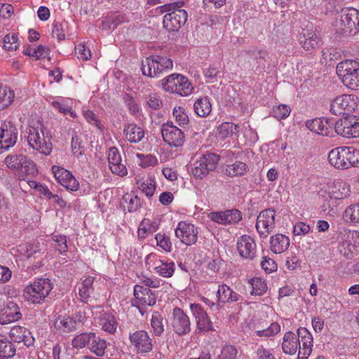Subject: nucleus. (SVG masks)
Returning a JSON list of instances; mask_svg holds the SVG:
<instances>
[{"label": "nucleus", "mask_w": 359, "mask_h": 359, "mask_svg": "<svg viewBox=\"0 0 359 359\" xmlns=\"http://www.w3.org/2000/svg\"><path fill=\"white\" fill-rule=\"evenodd\" d=\"M27 142L31 148L44 155L52 151L51 135L41 121L29 125L27 129Z\"/></svg>", "instance_id": "f257e3e1"}, {"label": "nucleus", "mask_w": 359, "mask_h": 359, "mask_svg": "<svg viewBox=\"0 0 359 359\" xmlns=\"http://www.w3.org/2000/svg\"><path fill=\"white\" fill-rule=\"evenodd\" d=\"M335 29L344 36H353L359 31V11L353 8L342 9L336 18Z\"/></svg>", "instance_id": "f03ea898"}, {"label": "nucleus", "mask_w": 359, "mask_h": 359, "mask_svg": "<svg viewBox=\"0 0 359 359\" xmlns=\"http://www.w3.org/2000/svg\"><path fill=\"white\" fill-rule=\"evenodd\" d=\"M172 60L165 56L153 55L142 60L141 69L144 76L159 77L172 68Z\"/></svg>", "instance_id": "7ed1b4c3"}, {"label": "nucleus", "mask_w": 359, "mask_h": 359, "mask_svg": "<svg viewBox=\"0 0 359 359\" xmlns=\"http://www.w3.org/2000/svg\"><path fill=\"white\" fill-rule=\"evenodd\" d=\"M336 72L343 83L352 90L359 89V62L346 60L338 63Z\"/></svg>", "instance_id": "20e7f679"}, {"label": "nucleus", "mask_w": 359, "mask_h": 359, "mask_svg": "<svg viewBox=\"0 0 359 359\" xmlns=\"http://www.w3.org/2000/svg\"><path fill=\"white\" fill-rule=\"evenodd\" d=\"M53 289L49 278H38L24 290V296L33 304L42 303Z\"/></svg>", "instance_id": "39448f33"}, {"label": "nucleus", "mask_w": 359, "mask_h": 359, "mask_svg": "<svg viewBox=\"0 0 359 359\" xmlns=\"http://www.w3.org/2000/svg\"><path fill=\"white\" fill-rule=\"evenodd\" d=\"M163 88L170 93L182 96L189 95L193 88L188 79L180 74H172L162 81Z\"/></svg>", "instance_id": "423d86ee"}, {"label": "nucleus", "mask_w": 359, "mask_h": 359, "mask_svg": "<svg viewBox=\"0 0 359 359\" xmlns=\"http://www.w3.org/2000/svg\"><path fill=\"white\" fill-rule=\"evenodd\" d=\"M334 131L343 137L355 138L359 137V118L353 115H346L334 123Z\"/></svg>", "instance_id": "0eeeda50"}, {"label": "nucleus", "mask_w": 359, "mask_h": 359, "mask_svg": "<svg viewBox=\"0 0 359 359\" xmlns=\"http://www.w3.org/2000/svg\"><path fill=\"white\" fill-rule=\"evenodd\" d=\"M219 159V156L214 153H208L203 155L194 163L192 175L195 178H204L210 171L216 168Z\"/></svg>", "instance_id": "6e6552de"}, {"label": "nucleus", "mask_w": 359, "mask_h": 359, "mask_svg": "<svg viewBox=\"0 0 359 359\" xmlns=\"http://www.w3.org/2000/svg\"><path fill=\"white\" fill-rule=\"evenodd\" d=\"M241 57H243L252 69L255 68L256 71L261 72L265 69L266 65L268 63L269 53L264 49L252 48L243 50Z\"/></svg>", "instance_id": "1a4fd4ad"}, {"label": "nucleus", "mask_w": 359, "mask_h": 359, "mask_svg": "<svg viewBox=\"0 0 359 359\" xmlns=\"http://www.w3.org/2000/svg\"><path fill=\"white\" fill-rule=\"evenodd\" d=\"M356 107L357 104L351 95H341L332 101L330 111L334 115H349L355 111Z\"/></svg>", "instance_id": "9d476101"}, {"label": "nucleus", "mask_w": 359, "mask_h": 359, "mask_svg": "<svg viewBox=\"0 0 359 359\" xmlns=\"http://www.w3.org/2000/svg\"><path fill=\"white\" fill-rule=\"evenodd\" d=\"M161 135L165 142L175 147L182 146L184 141L183 132L171 121L162 125Z\"/></svg>", "instance_id": "9b49d317"}, {"label": "nucleus", "mask_w": 359, "mask_h": 359, "mask_svg": "<svg viewBox=\"0 0 359 359\" xmlns=\"http://www.w3.org/2000/svg\"><path fill=\"white\" fill-rule=\"evenodd\" d=\"M171 325L174 332L179 336L187 334L191 331L189 318L178 307L173 309Z\"/></svg>", "instance_id": "f8f14e48"}, {"label": "nucleus", "mask_w": 359, "mask_h": 359, "mask_svg": "<svg viewBox=\"0 0 359 359\" xmlns=\"http://www.w3.org/2000/svg\"><path fill=\"white\" fill-rule=\"evenodd\" d=\"M188 14L185 10L176 8L167 13L163 18V26L169 32L178 30L187 20Z\"/></svg>", "instance_id": "ddd939ff"}, {"label": "nucleus", "mask_w": 359, "mask_h": 359, "mask_svg": "<svg viewBox=\"0 0 359 359\" xmlns=\"http://www.w3.org/2000/svg\"><path fill=\"white\" fill-rule=\"evenodd\" d=\"M275 210L266 209L262 211L257 217L256 229L261 236L266 237L275 227Z\"/></svg>", "instance_id": "4468645a"}, {"label": "nucleus", "mask_w": 359, "mask_h": 359, "mask_svg": "<svg viewBox=\"0 0 359 359\" xmlns=\"http://www.w3.org/2000/svg\"><path fill=\"white\" fill-rule=\"evenodd\" d=\"M18 130L11 122H4L0 126V149H8L17 141Z\"/></svg>", "instance_id": "2eb2a0df"}, {"label": "nucleus", "mask_w": 359, "mask_h": 359, "mask_svg": "<svg viewBox=\"0 0 359 359\" xmlns=\"http://www.w3.org/2000/svg\"><path fill=\"white\" fill-rule=\"evenodd\" d=\"M175 236L187 245L194 244L197 241V229L190 223L180 222L175 229Z\"/></svg>", "instance_id": "dca6fc26"}, {"label": "nucleus", "mask_w": 359, "mask_h": 359, "mask_svg": "<svg viewBox=\"0 0 359 359\" xmlns=\"http://www.w3.org/2000/svg\"><path fill=\"white\" fill-rule=\"evenodd\" d=\"M130 343L137 353H145L152 350L153 344L148 333L144 330L135 331L129 335Z\"/></svg>", "instance_id": "f3484780"}, {"label": "nucleus", "mask_w": 359, "mask_h": 359, "mask_svg": "<svg viewBox=\"0 0 359 359\" xmlns=\"http://www.w3.org/2000/svg\"><path fill=\"white\" fill-rule=\"evenodd\" d=\"M22 318L18 305L11 300H8L0 309V324L6 325Z\"/></svg>", "instance_id": "a211bd4d"}, {"label": "nucleus", "mask_w": 359, "mask_h": 359, "mask_svg": "<svg viewBox=\"0 0 359 359\" xmlns=\"http://www.w3.org/2000/svg\"><path fill=\"white\" fill-rule=\"evenodd\" d=\"M52 170L57 182L67 189L74 191L79 189L78 181L69 170L57 165H53Z\"/></svg>", "instance_id": "6ab92c4d"}, {"label": "nucleus", "mask_w": 359, "mask_h": 359, "mask_svg": "<svg viewBox=\"0 0 359 359\" xmlns=\"http://www.w3.org/2000/svg\"><path fill=\"white\" fill-rule=\"evenodd\" d=\"M297 337L300 341L297 359H307L312 351L313 337L305 327H300L297 330Z\"/></svg>", "instance_id": "aec40b11"}, {"label": "nucleus", "mask_w": 359, "mask_h": 359, "mask_svg": "<svg viewBox=\"0 0 359 359\" xmlns=\"http://www.w3.org/2000/svg\"><path fill=\"white\" fill-rule=\"evenodd\" d=\"M301 46L307 51L320 48L322 44L320 37L312 29H303L299 36Z\"/></svg>", "instance_id": "412c9836"}, {"label": "nucleus", "mask_w": 359, "mask_h": 359, "mask_svg": "<svg viewBox=\"0 0 359 359\" xmlns=\"http://www.w3.org/2000/svg\"><path fill=\"white\" fill-rule=\"evenodd\" d=\"M333 126V122L323 118H316L306 122V126L310 130L325 136L332 135Z\"/></svg>", "instance_id": "4be33fe9"}, {"label": "nucleus", "mask_w": 359, "mask_h": 359, "mask_svg": "<svg viewBox=\"0 0 359 359\" xmlns=\"http://www.w3.org/2000/svg\"><path fill=\"white\" fill-rule=\"evenodd\" d=\"M237 249L243 258L252 260L256 255V243L250 236L243 235L238 238Z\"/></svg>", "instance_id": "5701e85b"}, {"label": "nucleus", "mask_w": 359, "mask_h": 359, "mask_svg": "<svg viewBox=\"0 0 359 359\" xmlns=\"http://www.w3.org/2000/svg\"><path fill=\"white\" fill-rule=\"evenodd\" d=\"M347 147H339L332 149L328 154L330 163L337 169H348Z\"/></svg>", "instance_id": "b1692460"}, {"label": "nucleus", "mask_w": 359, "mask_h": 359, "mask_svg": "<svg viewBox=\"0 0 359 359\" xmlns=\"http://www.w3.org/2000/svg\"><path fill=\"white\" fill-rule=\"evenodd\" d=\"M108 161L111 171L121 177L126 176L128 171L125 165L121 163L122 159L118 149L110 147L108 153Z\"/></svg>", "instance_id": "393cba45"}, {"label": "nucleus", "mask_w": 359, "mask_h": 359, "mask_svg": "<svg viewBox=\"0 0 359 359\" xmlns=\"http://www.w3.org/2000/svg\"><path fill=\"white\" fill-rule=\"evenodd\" d=\"M191 310L196 318L197 328L201 332L212 330V323L205 311L199 304H191Z\"/></svg>", "instance_id": "a878e982"}, {"label": "nucleus", "mask_w": 359, "mask_h": 359, "mask_svg": "<svg viewBox=\"0 0 359 359\" xmlns=\"http://www.w3.org/2000/svg\"><path fill=\"white\" fill-rule=\"evenodd\" d=\"M11 339L16 343L23 342L24 345L29 347L33 345L34 338L30 331L24 327L14 326L9 332Z\"/></svg>", "instance_id": "bb28decb"}, {"label": "nucleus", "mask_w": 359, "mask_h": 359, "mask_svg": "<svg viewBox=\"0 0 359 359\" xmlns=\"http://www.w3.org/2000/svg\"><path fill=\"white\" fill-rule=\"evenodd\" d=\"M217 302L219 304L232 303L242 299V297L225 284L219 285L217 291Z\"/></svg>", "instance_id": "cd10ccee"}, {"label": "nucleus", "mask_w": 359, "mask_h": 359, "mask_svg": "<svg viewBox=\"0 0 359 359\" xmlns=\"http://www.w3.org/2000/svg\"><path fill=\"white\" fill-rule=\"evenodd\" d=\"M300 348V341L297 334L292 332H287L283 337L282 348L285 353L294 355L297 348Z\"/></svg>", "instance_id": "c85d7f7f"}, {"label": "nucleus", "mask_w": 359, "mask_h": 359, "mask_svg": "<svg viewBox=\"0 0 359 359\" xmlns=\"http://www.w3.org/2000/svg\"><path fill=\"white\" fill-rule=\"evenodd\" d=\"M54 327L61 334H65L76 330L75 322L70 316H58L54 322Z\"/></svg>", "instance_id": "c756f323"}, {"label": "nucleus", "mask_w": 359, "mask_h": 359, "mask_svg": "<svg viewBox=\"0 0 359 359\" xmlns=\"http://www.w3.org/2000/svg\"><path fill=\"white\" fill-rule=\"evenodd\" d=\"M271 250L276 254L285 252L289 247L290 240L285 235L278 233L271 238Z\"/></svg>", "instance_id": "7c9ffc66"}, {"label": "nucleus", "mask_w": 359, "mask_h": 359, "mask_svg": "<svg viewBox=\"0 0 359 359\" xmlns=\"http://www.w3.org/2000/svg\"><path fill=\"white\" fill-rule=\"evenodd\" d=\"M123 133L130 142L137 143L144 137V130L134 123L126 126Z\"/></svg>", "instance_id": "2f4dec72"}, {"label": "nucleus", "mask_w": 359, "mask_h": 359, "mask_svg": "<svg viewBox=\"0 0 359 359\" xmlns=\"http://www.w3.org/2000/svg\"><path fill=\"white\" fill-rule=\"evenodd\" d=\"M134 295L137 299L141 298L149 306H153L156 304V295L149 288H143L141 286L136 285L134 288Z\"/></svg>", "instance_id": "473e14b6"}, {"label": "nucleus", "mask_w": 359, "mask_h": 359, "mask_svg": "<svg viewBox=\"0 0 359 359\" xmlns=\"http://www.w3.org/2000/svg\"><path fill=\"white\" fill-rule=\"evenodd\" d=\"M121 205L128 212H135L141 207V199L137 195L126 194L122 198Z\"/></svg>", "instance_id": "72a5a7b5"}, {"label": "nucleus", "mask_w": 359, "mask_h": 359, "mask_svg": "<svg viewBox=\"0 0 359 359\" xmlns=\"http://www.w3.org/2000/svg\"><path fill=\"white\" fill-rule=\"evenodd\" d=\"M248 170L246 163L238 161L233 164L227 165L224 170V172L225 175L233 177L245 175Z\"/></svg>", "instance_id": "f704fd0d"}, {"label": "nucleus", "mask_w": 359, "mask_h": 359, "mask_svg": "<svg viewBox=\"0 0 359 359\" xmlns=\"http://www.w3.org/2000/svg\"><path fill=\"white\" fill-rule=\"evenodd\" d=\"M95 278L88 276L85 280H83L81 284V287L79 288V294L81 298V300L87 303L89 298L91 297V294L93 292V284L94 282Z\"/></svg>", "instance_id": "c9c22d12"}, {"label": "nucleus", "mask_w": 359, "mask_h": 359, "mask_svg": "<svg viewBox=\"0 0 359 359\" xmlns=\"http://www.w3.org/2000/svg\"><path fill=\"white\" fill-rule=\"evenodd\" d=\"M194 107L196 114L201 117H206L212 110V104L208 97L197 99Z\"/></svg>", "instance_id": "e433bc0d"}, {"label": "nucleus", "mask_w": 359, "mask_h": 359, "mask_svg": "<svg viewBox=\"0 0 359 359\" xmlns=\"http://www.w3.org/2000/svg\"><path fill=\"white\" fill-rule=\"evenodd\" d=\"M27 158L22 154H11L5 158L4 162L8 168L18 174Z\"/></svg>", "instance_id": "4c0bfd02"}, {"label": "nucleus", "mask_w": 359, "mask_h": 359, "mask_svg": "<svg viewBox=\"0 0 359 359\" xmlns=\"http://www.w3.org/2000/svg\"><path fill=\"white\" fill-rule=\"evenodd\" d=\"M38 170L36 164L29 158H27L22 168L19 170L17 175L21 180H25L28 177L34 176Z\"/></svg>", "instance_id": "58836bf2"}, {"label": "nucleus", "mask_w": 359, "mask_h": 359, "mask_svg": "<svg viewBox=\"0 0 359 359\" xmlns=\"http://www.w3.org/2000/svg\"><path fill=\"white\" fill-rule=\"evenodd\" d=\"M88 348L96 355L99 357L102 356L104 354L105 349L107 348L106 341L94 333V337H93Z\"/></svg>", "instance_id": "ea45409f"}, {"label": "nucleus", "mask_w": 359, "mask_h": 359, "mask_svg": "<svg viewBox=\"0 0 359 359\" xmlns=\"http://www.w3.org/2000/svg\"><path fill=\"white\" fill-rule=\"evenodd\" d=\"M93 337H94L93 332H82L72 339V345L76 348H83L86 346L89 347Z\"/></svg>", "instance_id": "a19ab883"}, {"label": "nucleus", "mask_w": 359, "mask_h": 359, "mask_svg": "<svg viewBox=\"0 0 359 359\" xmlns=\"http://www.w3.org/2000/svg\"><path fill=\"white\" fill-rule=\"evenodd\" d=\"M16 348L13 344L4 335L0 334V353L5 358H12L15 355Z\"/></svg>", "instance_id": "79ce46f5"}, {"label": "nucleus", "mask_w": 359, "mask_h": 359, "mask_svg": "<svg viewBox=\"0 0 359 359\" xmlns=\"http://www.w3.org/2000/svg\"><path fill=\"white\" fill-rule=\"evenodd\" d=\"M238 126L233 123H223L218 128V136L221 139H225L229 136L236 135L238 133Z\"/></svg>", "instance_id": "37998d69"}, {"label": "nucleus", "mask_w": 359, "mask_h": 359, "mask_svg": "<svg viewBox=\"0 0 359 359\" xmlns=\"http://www.w3.org/2000/svg\"><path fill=\"white\" fill-rule=\"evenodd\" d=\"M163 318L158 312H154L151 319V326L153 329V333L157 337H160L164 332Z\"/></svg>", "instance_id": "c03bdc74"}, {"label": "nucleus", "mask_w": 359, "mask_h": 359, "mask_svg": "<svg viewBox=\"0 0 359 359\" xmlns=\"http://www.w3.org/2000/svg\"><path fill=\"white\" fill-rule=\"evenodd\" d=\"M137 188L150 198L156 190V182L152 179H147L145 181H137Z\"/></svg>", "instance_id": "a18cd8bd"}, {"label": "nucleus", "mask_w": 359, "mask_h": 359, "mask_svg": "<svg viewBox=\"0 0 359 359\" xmlns=\"http://www.w3.org/2000/svg\"><path fill=\"white\" fill-rule=\"evenodd\" d=\"M332 190V197L336 200H341L348 197L350 195L351 191L349 186L344 182H337Z\"/></svg>", "instance_id": "49530a36"}, {"label": "nucleus", "mask_w": 359, "mask_h": 359, "mask_svg": "<svg viewBox=\"0 0 359 359\" xmlns=\"http://www.w3.org/2000/svg\"><path fill=\"white\" fill-rule=\"evenodd\" d=\"M155 271L160 276L165 278H170L175 271L174 262H163L161 261V264L155 267Z\"/></svg>", "instance_id": "de8ad7c7"}, {"label": "nucleus", "mask_w": 359, "mask_h": 359, "mask_svg": "<svg viewBox=\"0 0 359 359\" xmlns=\"http://www.w3.org/2000/svg\"><path fill=\"white\" fill-rule=\"evenodd\" d=\"M250 285L252 287L251 294L252 295H262L267 290V286L265 280L260 278H254L251 280Z\"/></svg>", "instance_id": "09e8293b"}, {"label": "nucleus", "mask_w": 359, "mask_h": 359, "mask_svg": "<svg viewBox=\"0 0 359 359\" xmlns=\"http://www.w3.org/2000/svg\"><path fill=\"white\" fill-rule=\"evenodd\" d=\"M14 97V93L6 87H0V109L1 110L8 107Z\"/></svg>", "instance_id": "8fccbe9b"}, {"label": "nucleus", "mask_w": 359, "mask_h": 359, "mask_svg": "<svg viewBox=\"0 0 359 359\" xmlns=\"http://www.w3.org/2000/svg\"><path fill=\"white\" fill-rule=\"evenodd\" d=\"M347 167H359V150L353 147H347Z\"/></svg>", "instance_id": "3c124183"}, {"label": "nucleus", "mask_w": 359, "mask_h": 359, "mask_svg": "<svg viewBox=\"0 0 359 359\" xmlns=\"http://www.w3.org/2000/svg\"><path fill=\"white\" fill-rule=\"evenodd\" d=\"M280 331V326L276 323H271V325L264 330H257L256 331V335L260 337H269L274 336L277 333H278Z\"/></svg>", "instance_id": "603ef678"}, {"label": "nucleus", "mask_w": 359, "mask_h": 359, "mask_svg": "<svg viewBox=\"0 0 359 359\" xmlns=\"http://www.w3.org/2000/svg\"><path fill=\"white\" fill-rule=\"evenodd\" d=\"M290 108L285 104H280L273 108L272 114L278 120L287 118L290 114Z\"/></svg>", "instance_id": "864d4df0"}, {"label": "nucleus", "mask_w": 359, "mask_h": 359, "mask_svg": "<svg viewBox=\"0 0 359 359\" xmlns=\"http://www.w3.org/2000/svg\"><path fill=\"white\" fill-rule=\"evenodd\" d=\"M237 353V349L233 346L226 345L222 349L221 353L217 359H236Z\"/></svg>", "instance_id": "5fc2aeb1"}, {"label": "nucleus", "mask_w": 359, "mask_h": 359, "mask_svg": "<svg viewBox=\"0 0 359 359\" xmlns=\"http://www.w3.org/2000/svg\"><path fill=\"white\" fill-rule=\"evenodd\" d=\"M157 245L166 252H170L172 243L170 238L165 234L158 233L156 235Z\"/></svg>", "instance_id": "6e6d98bb"}, {"label": "nucleus", "mask_w": 359, "mask_h": 359, "mask_svg": "<svg viewBox=\"0 0 359 359\" xmlns=\"http://www.w3.org/2000/svg\"><path fill=\"white\" fill-rule=\"evenodd\" d=\"M4 47L8 50H15L18 48L19 43H18L17 35L6 34L4 38Z\"/></svg>", "instance_id": "4d7b16f0"}, {"label": "nucleus", "mask_w": 359, "mask_h": 359, "mask_svg": "<svg viewBox=\"0 0 359 359\" xmlns=\"http://www.w3.org/2000/svg\"><path fill=\"white\" fill-rule=\"evenodd\" d=\"M345 216L349 217L351 222L359 223V203L348 206L345 210Z\"/></svg>", "instance_id": "13d9d810"}, {"label": "nucleus", "mask_w": 359, "mask_h": 359, "mask_svg": "<svg viewBox=\"0 0 359 359\" xmlns=\"http://www.w3.org/2000/svg\"><path fill=\"white\" fill-rule=\"evenodd\" d=\"M172 114L175 116L176 121L178 123L180 126H182L189 123L188 115L185 113V111L182 107H175L173 109Z\"/></svg>", "instance_id": "bf43d9fd"}, {"label": "nucleus", "mask_w": 359, "mask_h": 359, "mask_svg": "<svg viewBox=\"0 0 359 359\" xmlns=\"http://www.w3.org/2000/svg\"><path fill=\"white\" fill-rule=\"evenodd\" d=\"M71 144L72 150L74 155H83V145L82 144V140L77 135H72Z\"/></svg>", "instance_id": "052dcab7"}, {"label": "nucleus", "mask_w": 359, "mask_h": 359, "mask_svg": "<svg viewBox=\"0 0 359 359\" xmlns=\"http://www.w3.org/2000/svg\"><path fill=\"white\" fill-rule=\"evenodd\" d=\"M224 212L227 224L238 223L242 219L241 212L238 210H226Z\"/></svg>", "instance_id": "680f3d73"}, {"label": "nucleus", "mask_w": 359, "mask_h": 359, "mask_svg": "<svg viewBox=\"0 0 359 359\" xmlns=\"http://www.w3.org/2000/svg\"><path fill=\"white\" fill-rule=\"evenodd\" d=\"M75 53L79 60L86 61L91 57L90 49L83 44H79L75 47Z\"/></svg>", "instance_id": "e2e57ef3"}, {"label": "nucleus", "mask_w": 359, "mask_h": 359, "mask_svg": "<svg viewBox=\"0 0 359 359\" xmlns=\"http://www.w3.org/2000/svg\"><path fill=\"white\" fill-rule=\"evenodd\" d=\"M53 240L57 243L55 248L60 252L67 251L68 247L67 244V237L62 235H56L53 236Z\"/></svg>", "instance_id": "0e129e2a"}, {"label": "nucleus", "mask_w": 359, "mask_h": 359, "mask_svg": "<svg viewBox=\"0 0 359 359\" xmlns=\"http://www.w3.org/2000/svg\"><path fill=\"white\" fill-rule=\"evenodd\" d=\"M123 100L124 102L127 104L129 110L133 113L135 114L138 112L139 107L136 102L135 101L134 98L129 95L128 93H124L123 95Z\"/></svg>", "instance_id": "69168bd1"}, {"label": "nucleus", "mask_w": 359, "mask_h": 359, "mask_svg": "<svg viewBox=\"0 0 359 359\" xmlns=\"http://www.w3.org/2000/svg\"><path fill=\"white\" fill-rule=\"evenodd\" d=\"M147 104L152 109H158L163 106V102L156 94H151L147 97Z\"/></svg>", "instance_id": "338daca9"}, {"label": "nucleus", "mask_w": 359, "mask_h": 359, "mask_svg": "<svg viewBox=\"0 0 359 359\" xmlns=\"http://www.w3.org/2000/svg\"><path fill=\"white\" fill-rule=\"evenodd\" d=\"M83 114L85 118L86 119V121L88 123H90V124L95 125L98 128H101L100 121L98 119L96 114L93 111L88 109V110L83 111Z\"/></svg>", "instance_id": "774afa93"}]
</instances>
